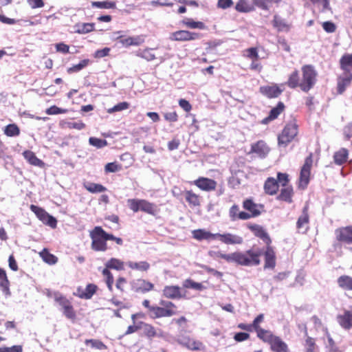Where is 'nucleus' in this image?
Here are the masks:
<instances>
[{
  "label": "nucleus",
  "mask_w": 352,
  "mask_h": 352,
  "mask_svg": "<svg viewBox=\"0 0 352 352\" xmlns=\"http://www.w3.org/2000/svg\"><path fill=\"white\" fill-rule=\"evenodd\" d=\"M41 256L42 257L43 260L50 264V265H54L58 261V258L56 256H55L54 254H50L46 250H44L43 252L40 253Z\"/></svg>",
  "instance_id": "603ef678"
},
{
  "label": "nucleus",
  "mask_w": 352,
  "mask_h": 352,
  "mask_svg": "<svg viewBox=\"0 0 352 352\" xmlns=\"http://www.w3.org/2000/svg\"><path fill=\"white\" fill-rule=\"evenodd\" d=\"M182 285L184 288L192 289L196 291H202L206 288L201 283L195 282L191 278L184 280Z\"/></svg>",
  "instance_id": "37998d69"
},
{
  "label": "nucleus",
  "mask_w": 352,
  "mask_h": 352,
  "mask_svg": "<svg viewBox=\"0 0 352 352\" xmlns=\"http://www.w3.org/2000/svg\"><path fill=\"white\" fill-rule=\"evenodd\" d=\"M217 239H219L222 243L228 245L241 244L243 238L240 236L232 234L230 233L219 234L217 233Z\"/></svg>",
  "instance_id": "393cba45"
},
{
  "label": "nucleus",
  "mask_w": 352,
  "mask_h": 352,
  "mask_svg": "<svg viewBox=\"0 0 352 352\" xmlns=\"http://www.w3.org/2000/svg\"><path fill=\"white\" fill-rule=\"evenodd\" d=\"M234 8L237 12L241 13H248L255 10L253 3H250L249 0H238Z\"/></svg>",
  "instance_id": "c9c22d12"
},
{
  "label": "nucleus",
  "mask_w": 352,
  "mask_h": 352,
  "mask_svg": "<svg viewBox=\"0 0 352 352\" xmlns=\"http://www.w3.org/2000/svg\"><path fill=\"white\" fill-rule=\"evenodd\" d=\"M161 306L154 305L153 309L150 315L152 319L171 317L177 314V307L175 303L171 301L161 300L160 301Z\"/></svg>",
  "instance_id": "0eeeda50"
},
{
  "label": "nucleus",
  "mask_w": 352,
  "mask_h": 352,
  "mask_svg": "<svg viewBox=\"0 0 352 352\" xmlns=\"http://www.w3.org/2000/svg\"><path fill=\"white\" fill-rule=\"evenodd\" d=\"M192 236L194 239L198 241L202 240H210V239H216L217 235L216 234H212L209 231H206L204 229H197L195 230L192 232Z\"/></svg>",
  "instance_id": "f704fd0d"
},
{
  "label": "nucleus",
  "mask_w": 352,
  "mask_h": 352,
  "mask_svg": "<svg viewBox=\"0 0 352 352\" xmlns=\"http://www.w3.org/2000/svg\"><path fill=\"white\" fill-rule=\"evenodd\" d=\"M89 344H91L92 348L98 350H105L107 349V346L100 340L89 339Z\"/></svg>",
  "instance_id": "338daca9"
},
{
  "label": "nucleus",
  "mask_w": 352,
  "mask_h": 352,
  "mask_svg": "<svg viewBox=\"0 0 352 352\" xmlns=\"http://www.w3.org/2000/svg\"><path fill=\"white\" fill-rule=\"evenodd\" d=\"M127 204L130 210L135 213L142 211L148 214L156 216L160 210L156 204L146 199H129Z\"/></svg>",
  "instance_id": "20e7f679"
},
{
  "label": "nucleus",
  "mask_w": 352,
  "mask_h": 352,
  "mask_svg": "<svg viewBox=\"0 0 352 352\" xmlns=\"http://www.w3.org/2000/svg\"><path fill=\"white\" fill-rule=\"evenodd\" d=\"M23 155L25 159L32 165L41 167L43 165V162L39 160L35 154L30 151H25L23 153Z\"/></svg>",
  "instance_id": "79ce46f5"
},
{
  "label": "nucleus",
  "mask_w": 352,
  "mask_h": 352,
  "mask_svg": "<svg viewBox=\"0 0 352 352\" xmlns=\"http://www.w3.org/2000/svg\"><path fill=\"white\" fill-rule=\"evenodd\" d=\"M305 352H316V344L315 340L311 337H307L305 342Z\"/></svg>",
  "instance_id": "5fc2aeb1"
},
{
  "label": "nucleus",
  "mask_w": 352,
  "mask_h": 352,
  "mask_svg": "<svg viewBox=\"0 0 352 352\" xmlns=\"http://www.w3.org/2000/svg\"><path fill=\"white\" fill-rule=\"evenodd\" d=\"M312 5L317 6L320 11L324 12L331 10L330 0H309Z\"/></svg>",
  "instance_id": "de8ad7c7"
},
{
  "label": "nucleus",
  "mask_w": 352,
  "mask_h": 352,
  "mask_svg": "<svg viewBox=\"0 0 352 352\" xmlns=\"http://www.w3.org/2000/svg\"><path fill=\"white\" fill-rule=\"evenodd\" d=\"M259 91L266 97L273 98L279 96L283 90L277 85H273L262 86L259 89Z\"/></svg>",
  "instance_id": "a878e982"
},
{
  "label": "nucleus",
  "mask_w": 352,
  "mask_h": 352,
  "mask_svg": "<svg viewBox=\"0 0 352 352\" xmlns=\"http://www.w3.org/2000/svg\"><path fill=\"white\" fill-rule=\"evenodd\" d=\"M182 23L187 28L190 29L204 30L206 25L201 21H195L193 19L187 18L182 21Z\"/></svg>",
  "instance_id": "49530a36"
},
{
  "label": "nucleus",
  "mask_w": 352,
  "mask_h": 352,
  "mask_svg": "<svg viewBox=\"0 0 352 352\" xmlns=\"http://www.w3.org/2000/svg\"><path fill=\"white\" fill-rule=\"evenodd\" d=\"M131 290L137 294H146L155 289L154 284L144 278L131 281Z\"/></svg>",
  "instance_id": "f8f14e48"
},
{
  "label": "nucleus",
  "mask_w": 352,
  "mask_h": 352,
  "mask_svg": "<svg viewBox=\"0 0 352 352\" xmlns=\"http://www.w3.org/2000/svg\"><path fill=\"white\" fill-rule=\"evenodd\" d=\"M127 265L130 269L133 270H137L142 272H146L151 267L149 263L144 261L139 262L129 261L127 263Z\"/></svg>",
  "instance_id": "4c0bfd02"
},
{
  "label": "nucleus",
  "mask_w": 352,
  "mask_h": 352,
  "mask_svg": "<svg viewBox=\"0 0 352 352\" xmlns=\"http://www.w3.org/2000/svg\"><path fill=\"white\" fill-rule=\"evenodd\" d=\"M338 287L344 291H352V277L349 275H341L337 279Z\"/></svg>",
  "instance_id": "e433bc0d"
},
{
  "label": "nucleus",
  "mask_w": 352,
  "mask_h": 352,
  "mask_svg": "<svg viewBox=\"0 0 352 352\" xmlns=\"http://www.w3.org/2000/svg\"><path fill=\"white\" fill-rule=\"evenodd\" d=\"M122 169V166L116 162L108 163L105 165L104 170L106 173H116Z\"/></svg>",
  "instance_id": "bf43d9fd"
},
{
  "label": "nucleus",
  "mask_w": 352,
  "mask_h": 352,
  "mask_svg": "<svg viewBox=\"0 0 352 352\" xmlns=\"http://www.w3.org/2000/svg\"><path fill=\"white\" fill-rule=\"evenodd\" d=\"M102 275L104 278V281L107 284V286L110 292L113 291V285L114 283L113 276L111 272L108 270L104 268L102 270Z\"/></svg>",
  "instance_id": "8fccbe9b"
},
{
  "label": "nucleus",
  "mask_w": 352,
  "mask_h": 352,
  "mask_svg": "<svg viewBox=\"0 0 352 352\" xmlns=\"http://www.w3.org/2000/svg\"><path fill=\"white\" fill-rule=\"evenodd\" d=\"M259 340L267 343L273 352H289L288 345L270 330L265 329Z\"/></svg>",
  "instance_id": "39448f33"
},
{
  "label": "nucleus",
  "mask_w": 352,
  "mask_h": 352,
  "mask_svg": "<svg viewBox=\"0 0 352 352\" xmlns=\"http://www.w3.org/2000/svg\"><path fill=\"white\" fill-rule=\"evenodd\" d=\"M129 102H120V103L116 104L112 108L109 109L107 110V112L109 113H113L114 112L121 111H123V110H126V109H129Z\"/></svg>",
  "instance_id": "4d7b16f0"
},
{
  "label": "nucleus",
  "mask_w": 352,
  "mask_h": 352,
  "mask_svg": "<svg viewBox=\"0 0 352 352\" xmlns=\"http://www.w3.org/2000/svg\"><path fill=\"white\" fill-rule=\"evenodd\" d=\"M201 34L188 30H177L170 34V39L173 41H190L199 39Z\"/></svg>",
  "instance_id": "ddd939ff"
},
{
  "label": "nucleus",
  "mask_w": 352,
  "mask_h": 352,
  "mask_svg": "<svg viewBox=\"0 0 352 352\" xmlns=\"http://www.w3.org/2000/svg\"><path fill=\"white\" fill-rule=\"evenodd\" d=\"M144 314L139 312L131 315V320L133 324L129 325L125 332V335H129L138 332L140 330L143 329V326L145 325L146 322L141 320H138L140 318H144Z\"/></svg>",
  "instance_id": "a211bd4d"
},
{
  "label": "nucleus",
  "mask_w": 352,
  "mask_h": 352,
  "mask_svg": "<svg viewBox=\"0 0 352 352\" xmlns=\"http://www.w3.org/2000/svg\"><path fill=\"white\" fill-rule=\"evenodd\" d=\"M263 320L264 314H260L254 319L251 324L239 323L238 324L237 327L241 330L247 331H254L256 333L257 338L259 339L265 330V329H263L260 325Z\"/></svg>",
  "instance_id": "9b49d317"
},
{
  "label": "nucleus",
  "mask_w": 352,
  "mask_h": 352,
  "mask_svg": "<svg viewBox=\"0 0 352 352\" xmlns=\"http://www.w3.org/2000/svg\"><path fill=\"white\" fill-rule=\"evenodd\" d=\"M4 133L9 137L17 136L20 133V130L16 124H10L6 126Z\"/></svg>",
  "instance_id": "864d4df0"
},
{
  "label": "nucleus",
  "mask_w": 352,
  "mask_h": 352,
  "mask_svg": "<svg viewBox=\"0 0 352 352\" xmlns=\"http://www.w3.org/2000/svg\"><path fill=\"white\" fill-rule=\"evenodd\" d=\"M254 8H258L263 10H268L271 4L278 5L282 0H252Z\"/></svg>",
  "instance_id": "ea45409f"
},
{
  "label": "nucleus",
  "mask_w": 352,
  "mask_h": 352,
  "mask_svg": "<svg viewBox=\"0 0 352 352\" xmlns=\"http://www.w3.org/2000/svg\"><path fill=\"white\" fill-rule=\"evenodd\" d=\"M273 27L278 32H289L291 29V24L285 19H282L279 15L274 14L272 21Z\"/></svg>",
  "instance_id": "bb28decb"
},
{
  "label": "nucleus",
  "mask_w": 352,
  "mask_h": 352,
  "mask_svg": "<svg viewBox=\"0 0 352 352\" xmlns=\"http://www.w3.org/2000/svg\"><path fill=\"white\" fill-rule=\"evenodd\" d=\"M352 82V74H342L337 79V93L342 94Z\"/></svg>",
  "instance_id": "5701e85b"
},
{
  "label": "nucleus",
  "mask_w": 352,
  "mask_h": 352,
  "mask_svg": "<svg viewBox=\"0 0 352 352\" xmlns=\"http://www.w3.org/2000/svg\"><path fill=\"white\" fill-rule=\"evenodd\" d=\"M309 223V205L307 204L305 205L302 210V213L298 217L296 222V228L298 230L304 228Z\"/></svg>",
  "instance_id": "473e14b6"
},
{
  "label": "nucleus",
  "mask_w": 352,
  "mask_h": 352,
  "mask_svg": "<svg viewBox=\"0 0 352 352\" xmlns=\"http://www.w3.org/2000/svg\"><path fill=\"white\" fill-rule=\"evenodd\" d=\"M183 195L186 201L190 207H199L201 204V197L199 194H196L192 190H184Z\"/></svg>",
  "instance_id": "412c9836"
},
{
  "label": "nucleus",
  "mask_w": 352,
  "mask_h": 352,
  "mask_svg": "<svg viewBox=\"0 0 352 352\" xmlns=\"http://www.w3.org/2000/svg\"><path fill=\"white\" fill-rule=\"evenodd\" d=\"M247 52L246 57L251 60H258L259 56L258 49L256 47H250L245 50Z\"/></svg>",
  "instance_id": "680f3d73"
},
{
  "label": "nucleus",
  "mask_w": 352,
  "mask_h": 352,
  "mask_svg": "<svg viewBox=\"0 0 352 352\" xmlns=\"http://www.w3.org/2000/svg\"><path fill=\"white\" fill-rule=\"evenodd\" d=\"M30 209L34 212L37 217L44 223L49 216V214L43 209L38 208L34 205H31Z\"/></svg>",
  "instance_id": "3c124183"
},
{
  "label": "nucleus",
  "mask_w": 352,
  "mask_h": 352,
  "mask_svg": "<svg viewBox=\"0 0 352 352\" xmlns=\"http://www.w3.org/2000/svg\"><path fill=\"white\" fill-rule=\"evenodd\" d=\"M263 253L265 258L264 269H274L276 263V257L274 249L271 244L266 245Z\"/></svg>",
  "instance_id": "f3484780"
},
{
  "label": "nucleus",
  "mask_w": 352,
  "mask_h": 352,
  "mask_svg": "<svg viewBox=\"0 0 352 352\" xmlns=\"http://www.w3.org/2000/svg\"><path fill=\"white\" fill-rule=\"evenodd\" d=\"M263 189L267 195H274L278 192V182L274 177H268L264 183Z\"/></svg>",
  "instance_id": "c756f323"
},
{
  "label": "nucleus",
  "mask_w": 352,
  "mask_h": 352,
  "mask_svg": "<svg viewBox=\"0 0 352 352\" xmlns=\"http://www.w3.org/2000/svg\"><path fill=\"white\" fill-rule=\"evenodd\" d=\"M285 104L282 102H278L277 105L272 108L271 111L269 113V115L267 117L265 118L262 121L261 123L264 124H267L270 122L276 119L280 113L283 112L285 110Z\"/></svg>",
  "instance_id": "c85d7f7f"
},
{
  "label": "nucleus",
  "mask_w": 352,
  "mask_h": 352,
  "mask_svg": "<svg viewBox=\"0 0 352 352\" xmlns=\"http://www.w3.org/2000/svg\"><path fill=\"white\" fill-rule=\"evenodd\" d=\"M302 76L297 69L289 76L286 85L291 89L299 88L302 91L307 93L314 88L316 82L318 73L311 65H305L301 67Z\"/></svg>",
  "instance_id": "f257e3e1"
},
{
  "label": "nucleus",
  "mask_w": 352,
  "mask_h": 352,
  "mask_svg": "<svg viewBox=\"0 0 352 352\" xmlns=\"http://www.w3.org/2000/svg\"><path fill=\"white\" fill-rule=\"evenodd\" d=\"M64 127L81 130L85 128V124L80 121H69L64 123Z\"/></svg>",
  "instance_id": "13d9d810"
},
{
  "label": "nucleus",
  "mask_w": 352,
  "mask_h": 352,
  "mask_svg": "<svg viewBox=\"0 0 352 352\" xmlns=\"http://www.w3.org/2000/svg\"><path fill=\"white\" fill-rule=\"evenodd\" d=\"M105 268L116 270L118 271H121L124 270V263L120 259L111 258L109 259L105 264Z\"/></svg>",
  "instance_id": "a19ab883"
},
{
  "label": "nucleus",
  "mask_w": 352,
  "mask_h": 352,
  "mask_svg": "<svg viewBox=\"0 0 352 352\" xmlns=\"http://www.w3.org/2000/svg\"><path fill=\"white\" fill-rule=\"evenodd\" d=\"M334 234L335 241L332 244L333 251L342 253L343 245H352V225L336 228Z\"/></svg>",
  "instance_id": "7ed1b4c3"
},
{
  "label": "nucleus",
  "mask_w": 352,
  "mask_h": 352,
  "mask_svg": "<svg viewBox=\"0 0 352 352\" xmlns=\"http://www.w3.org/2000/svg\"><path fill=\"white\" fill-rule=\"evenodd\" d=\"M186 346L188 349L192 351H201L204 350L205 348L204 344L201 341L194 339H188L186 342Z\"/></svg>",
  "instance_id": "09e8293b"
},
{
  "label": "nucleus",
  "mask_w": 352,
  "mask_h": 352,
  "mask_svg": "<svg viewBox=\"0 0 352 352\" xmlns=\"http://www.w3.org/2000/svg\"><path fill=\"white\" fill-rule=\"evenodd\" d=\"M163 296L168 299H180L184 296L181 293V288L178 285H166L162 290Z\"/></svg>",
  "instance_id": "aec40b11"
},
{
  "label": "nucleus",
  "mask_w": 352,
  "mask_h": 352,
  "mask_svg": "<svg viewBox=\"0 0 352 352\" xmlns=\"http://www.w3.org/2000/svg\"><path fill=\"white\" fill-rule=\"evenodd\" d=\"M276 180L278 182V184H280L282 187L291 186V185H289V175L287 173H280V172L278 173Z\"/></svg>",
  "instance_id": "6e6d98bb"
},
{
  "label": "nucleus",
  "mask_w": 352,
  "mask_h": 352,
  "mask_svg": "<svg viewBox=\"0 0 352 352\" xmlns=\"http://www.w3.org/2000/svg\"><path fill=\"white\" fill-rule=\"evenodd\" d=\"M349 156V151L346 148H342L338 151L335 152L333 155V160L337 165H342L344 164Z\"/></svg>",
  "instance_id": "58836bf2"
},
{
  "label": "nucleus",
  "mask_w": 352,
  "mask_h": 352,
  "mask_svg": "<svg viewBox=\"0 0 352 352\" xmlns=\"http://www.w3.org/2000/svg\"><path fill=\"white\" fill-rule=\"evenodd\" d=\"M270 148L263 140H258L252 144L250 153L256 154L258 157L263 158L270 152Z\"/></svg>",
  "instance_id": "4be33fe9"
},
{
  "label": "nucleus",
  "mask_w": 352,
  "mask_h": 352,
  "mask_svg": "<svg viewBox=\"0 0 352 352\" xmlns=\"http://www.w3.org/2000/svg\"><path fill=\"white\" fill-rule=\"evenodd\" d=\"M339 64L343 74H352V54H344L340 58Z\"/></svg>",
  "instance_id": "cd10ccee"
},
{
  "label": "nucleus",
  "mask_w": 352,
  "mask_h": 352,
  "mask_svg": "<svg viewBox=\"0 0 352 352\" xmlns=\"http://www.w3.org/2000/svg\"><path fill=\"white\" fill-rule=\"evenodd\" d=\"M298 134V125L296 121L287 123L278 135V145L286 148Z\"/></svg>",
  "instance_id": "423d86ee"
},
{
  "label": "nucleus",
  "mask_w": 352,
  "mask_h": 352,
  "mask_svg": "<svg viewBox=\"0 0 352 352\" xmlns=\"http://www.w3.org/2000/svg\"><path fill=\"white\" fill-rule=\"evenodd\" d=\"M9 285L10 282L8 279L6 271L0 268V288H1L6 294H10Z\"/></svg>",
  "instance_id": "c03bdc74"
},
{
  "label": "nucleus",
  "mask_w": 352,
  "mask_h": 352,
  "mask_svg": "<svg viewBox=\"0 0 352 352\" xmlns=\"http://www.w3.org/2000/svg\"><path fill=\"white\" fill-rule=\"evenodd\" d=\"M142 334L148 339L164 336V332L162 329L156 328L153 324L147 322L143 326Z\"/></svg>",
  "instance_id": "b1692460"
},
{
  "label": "nucleus",
  "mask_w": 352,
  "mask_h": 352,
  "mask_svg": "<svg viewBox=\"0 0 352 352\" xmlns=\"http://www.w3.org/2000/svg\"><path fill=\"white\" fill-rule=\"evenodd\" d=\"M92 239L91 247L96 251H105L107 249L106 235L107 232L100 226L96 227L91 232Z\"/></svg>",
  "instance_id": "1a4fd4ad"
},
{
  "label": "nucleus",
  "mask_w": 352,
  "mask_h": 352,
  "mask_svg": "<svg viewBox=\"0 0 352 352\" xmlns=\"http://www.w3.org/2000/svg\"><path fill=\"white\" fill-rule=\"evenodd\" d=\"M117 39L119 43L125 47L130 46H138L142 45L144 41L142 36L126 37L123 35H119L118 36Z\"/></svg>",
  "instance_id": "6ab92c4d"
},
{
  "label": "nucleus",
  "mask_w": 352,
  "mask_h": 352,
  "mask_svg": "<svg viewBox=\"0 0 352 352\" xmlns=\"http://www.w3.org/2000/svg\"><path fill=\"white\" fill-rule=\"evenodd\" d=\"M107 190V188L100 184L89 183V192L98 193Z\"/></svg>",
  "instance_id": "0e129e2a"
},
{
  "label": "nucleus",
  "mask_w": 352,
  "mask_h": 352,
  "mask_svg": "<svg viewBox=\"0 0 352 352\" xmlns=\"http://www.w3.org/2000/svg\"><path fill=\"white\" fill-rule=\"evenodd\" d=\"M313 153L305 158L304 164L300 168V175L298 180V188L301 190L307 188L311 179V169L313 166Z\"/></svg>",
  "instance_id": "6e6552de"
},
{
  "label": "nucleus",
  "mask_w": 352,
  "mask_h": 352,
  "mask_svg": "<svg viewBox=\"0 0 352 352\" xmlns=\"http://www.w3.org/2000/svg\"><path fill=\"white\" fill-rule=\"evenodd\" d=\"M91 4L93 6L105 9L113 8L116 6L115 3L109 1H93Z\"/></svg>",
  "instance_id": "e2e57ef3"
},
{
  "label": "nucleus",
  "mask_w": 352,
  "mask_h": 352,
  "mask_svg": "<svg viewBox=\"0 0 352 352\" xmlns=\"http://www.w3.org/2000/svg\"><path fill=\"white\" fill-rule=\"evenodd\" d=\"M67 111V110L65 109H61L54 105L47 109L45 112L47 115H57L60 113H65Z\"/></svg>",
  "instance_id": "69168bd1"
},
{
  "label": "nucleus",
  "mask_w": 352,
  "mask_h": 352,
  "mask_svg": "<svg viewBox=\"0 0 352 352\" xmlns=\"http://www.w3.org/2000/svg\"><path fill=\"white\" fill-rule=\"evenodd\" d=\"M294 190L292 186L282 187L276 199L291 204L293 201Z\"/></svg>",
  "instance_id": "2f4dec72"
},
{
  "label": "nucleus",
  "mask_w": 352,
  "mask_h": 352,
  "mask_svg": "<svg viewBox=\"0 0 352 352\" xmlns=\"http://www.w3.org/2000/svg\"><path fill=\"white\" fill-rule=\"evenodd\" d=\"M22 346L21 345H14L11 347H1L0 352H22Z\"/></svg>",
  "instance_id": "774afa93"
},
{
  "label": "nucleus",
  "mask_w": 352,
  "mask_h": 352,
  "mask_svg": "<svg viewBox=\"0 0 352 352\" xmlns=\"http://www.w3.org/2000/svg\"><path fill=\"white\" fill-rule=\"evenodd\" d=\"M229 216L232 221L237 219L248 220L249 219V215L248 212L243 211H239V206L233 205L229 210Z\"/></svg>",
  "instance_id": "72a5a7b5"
},
{
  "label": "nucleus",
  "mask_w": 352,
  "mask_h": 352,
  "mask_svg": "<svg viewBox=\"0 0 352 352\" xmlns=\"http://www.w3.org/2000/svg\"><path fill=\"white\" fill-rule=\"evenodd\" d=\"M247 228L253 232L256 237L261 239L266 245L272 243V239L268 233L261 226L255 223H248L247 224Z\"/></svg>",
  "instance_id": "dca6fc26"
},
{
  "label": "nucleus",
  "mask_w": 352,
  "mask_h": 352,
  "mask_svg": "<svg viewBox=\"0 0 352 352\" xmlns=\"http://www.w3.org/2000/svg\"><path fill=\"white\" fill-rule=\"evenodd\" d=\"M243 208L248 211V214L250 216L249 219L251 218L258 217L264 210L263 204H258L254 202L252 199H245L243 201Z\"/></svg>",
  "instance_id": "4468645a"
},
{
  "label": "nucleus",
  "mask_w": 352,
  "mask_h": 352,
  "mask_svg": "<svg viewBox=\"0 0 352 352\" xmlns=\"http://www.w3.org/2000/svg\"><path fill=\"white\" fill-rule=\"evenodd\" d=\"M337 320L342 328L345 329L352 328V311H344L343 314L338 316Z\"/></svg>",
  "instance_id": "7c9ffc66"
},
{
  "label": "nucleus",
  "mask_w": 352,
  "mask_h": 352,
  "mask_svg": "<svg viewBox=\"0 0 352 352\" xmlns=\"http://www.w3.org/2000/svg\"><path fill=\"white\" fill-rule=\"evenodd\" d=\"M55 301L61 307L60 310L68 319H74L76 316L74 310L68 299L58 292L54 294Z\"/></svg>",
  "instance_id": "9d476101"
},
{
  "label": "nucleus",
  "mask_w": 352,
  "mask_h": 352,
  "mask_svg": "<svg viewBox=\"0 0 352 352\" xmlns=\"http://www.w3.org/2000/svg\"><path fill=\"white\" fill-rule=\"evenodd\" d=\"M192 184L203 191L210 192L216 190L217 183L215 180L205 177H199L194 180Z\"/></svg>",
  "instance_id": "2eb2a0df"
},
{
  "label": "nucleus",
  "mask_w": 352,
  "mask_h": 352,
  "mask_svg": "<svg viewBox=\"0 0 352 352\" xmlns=\"http://www.w3.org/2000/svg\"><path fill=\"white\" fill-rule=\"evenodd\" d=\"M89 144L100 148H102L107 145V142L106 140L99 139L96 138H89Z\"/></svg>",
  "instance_id": "052dcab7"
},
{
  "label": "nucleus",
  "mask_w": 352,
  "mask_h": 352,
  "mask_svg": "<svg viewBox=\"0 0 352 352\" xmlns=\"http://www.w3.org/2000/svg\"><path fill=\"white\" fill-rule=\"evenodd\" d=\"M263 251L258 248H252L245 252H235L231 254L215 252V256L228 263H235L242 266H257L261 264Z\"/></svg>",
  "instance_id": "f03ea898"
},
{
  "label": "nucleus",
  "mask_w": 352,
  "mask_h": 352,
  "mask_svg": "<svg viewBox=\"0 0 352 352\" xmlns=\"http://www.w3.org/2000/svg\"><path fill=\"white\" fill-rule=\"evenodd\" d=\"M153 49L146 48L144 50H139L135 52V55L147 61H152L155 59V55L152 52Z\"/></svg>",
  "instance_id": "a18cd8bd"
}]
</instances>
